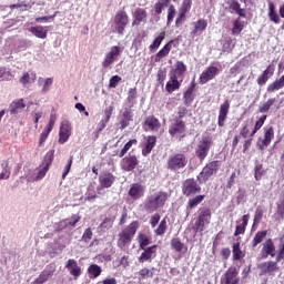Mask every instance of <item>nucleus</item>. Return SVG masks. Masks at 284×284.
<instances>
[{
  "label": "nucleus",
  "instance_id": "obj_52",
  "mask_svg": "<svg viewBox=\"0 0 284 284\" xmlns=\"http://www.w3.org/2000/svg\"><path fill=\"white\" fill-rule=\"evenodd\" d=\"M252 128H253L252 122H246L243 125L242 130L240 131V134H241L242 139L252 138Z\"/></svg>",
  "mask_w": 284,
  "mask_h": 284
},
{
  "label": "nucleus",
  "instance_id": "obj_11",
  "mask_svg": "<svg viewBox=\"0 0 284 284\" xmlns=\"http://www.w3.org/2000/svg\"><path fill=\"white\" fill-rule=\"evenodd\" d=\"M192 0H183L179 8L178 17L175 19V28H181L183 22L187 19V13L192 10Z\"/></svg>",
  "mask_w": 284,
  "mask_h": 284
},
{
  "label": "nucleus",
  "instance_id": "obj_44",
  "mask_svg": "<svg viewBox=\"0 0 284 284\" xmlns=\"http://www.w3.org/2000/svg\"><path fill=\"white\" fill-rule=\"evenodd\" d=\"M138 243L140 245V250H145L148 247V245H150L152 243L150 236H148V234L145 233H139L138 234Z\"/></svg>",
  "mask_w": 284,
  "mask_h": 284
},
{
  "label": "nucleus",
  "instance_id": "obj_13",
  "mask_svg": "<svg viewBox=\"0 0 284 284\" xmlns=\"http://www.w3.org/2000/svg\"><path fill=\"white\" fill-rule=\"evenodd\" d=\"M241 283V278L239 277V270L235 266H231L224 273L221 278V284H239Z\"/></svg>",
  "mask_w": 284,
  "mask_h": 284
},
{
  "label": "nucleus",
  "instance_id": "obj_59",
  "mask_svg": "<svg viewBox=\"0 0 284 284\" xmlns=\"http://www.w3.org/2000/svg\"><path fill=\"white\" fill-rule=\"evenodd\" d=\"M149 276H154L153 273L150 272V268L148 267H144L142 270L139 271L138 273V278L139 281H145V278H148Z\"/></svg>",
  "mask_w": 284,
  "mask_h": 284
},
{
  "label": "nucleus",
  "instance_id": "obj_7",
  "mask_svg": "<svg viewBox=\"0 0 284 284\" xmlns=\"http://www.w3.org/2000/svg\"><path fill=\"white\" fill-rule=\"evenodd\" d=\"M194 178H189L182 182V194L186 197L196 196L201 194V183Z\"/></svg>",
  "mask_w": 284,
  "mask_h": 284
},
{
  "label": "nucleus",
  "instance_id": "obj_21",
  "mask_svg": "<svg viewBox=\"0 0 284 284\" xmlns=\"http://www.w3.org/2000/svg\"><path fill=\"white\" fill-rule=\"evenodd\" d=\"M129 196L133 199V201H139V199H143L145 196V186L139 183H133L129 190Z\"/></svg>",
  "mask_w": 284,
  "mask_h": 284
},
{
  "label": "nucleus",
  "instance_id": "obj_6",
  "mask_svg": "<svg viewBox=\"0 0 284 284\" xmlns=\"http://www.w3.org/2000/svg\"><path fill=\"white\" fill-rule=\"evenodd\" d=\"M194 224L195 232H205V227L212 223V210L202 207Z\"/></svg>",
  "mask_w": 284,
  "mask_h": 284
},
{
  "label": "nucleus",
  "instance_id": "obj_53",
  "mask_svg": "<svg viewBox=\"0 0 284 284\" xmlns=\"http://www.w3.org/2000/svg\"><path fill=\"white\" fill-rule=\"evenodd\" d=\"M175 17H176V7H174V4H170L168 8L166 26H172Z\"/></svg>",
  "mask_w": 284,
  "mask_h": 284
},
{
  "label": "nucleus",
  "instance_id": "obj_35",
  "mask_svg": "<svg viewBox=\"0 0 284 284\" xmlns=\"http://www.w3.org/2000/svg\"><path fill=\"white\" fill-rule=\"evenodd\" d=\"M139 141L136 139L129 140L121 151H116L115 154L119 156V159H123L132 150V145H138Z\"/></svg>",
  "mask_w": 284,
  "mask_h": 284
},
{
  "label": "nucleus",
  "instance_id": "obj_41",
  "mask_svg": "<svg viewBox=\"0 0 284 284\" xmlns=\"http://www.w3.org/2000/svg\"><path fill=\"white\" fill-rule=\"evenodd\" d=\"M204 30H207V20L199 19L195 22L194 28H193L191 34L196 36V34H199V32H203Z\"/></svg>",
  "mask_w": 284,
  "mask_h": 284
},
{
  "label": "nucleus",
  "instance_id": "obj_63",
  "mask_svg": "<svg viewBox=\"0 0 284 284\" xmlns=\"http://www.w3.org/2000/svg\"><path fill=\"white\" fill-rule=\"evenodd\" d=\"M114 225V219L112 217H105L102 223L100 224V227H103L104 230H110Z\"/></svg>",
  "mask_w": 284,
  "mask_h": 284
},
{
  "label": "nucleus",
  "instance_id": "obj_38",
  "mask_svg": "<svg viewBox=\"0 0 284 284\" xmlns=\"http://www.w3.org/2000/svg\"><path fill=\"white\" fill-rule=\"evenodd\" d=\"M203 201H205V195H195L191 199H189L187 204H186V210H194V207H199V205H201V203H203Z\"/></svg>",
  "mask_w": 284,
  "mask_h": 284
},
{
  "label": "nucleus",
  "instance_id": "obj_24",
  "mask_svg": "<svg viewBox=\"0 0 284 284\" xmlns=\"http://www.w3.org/2000/svg\"><path fill=\"white\" fill-rule=\"evenodd\" d=\"M159 248V245H152L149 247H144L143 252L141 253L139 257V263H146V261H152V258H156V250Z\"/></svg>",
  "mask_w": 284,
  "mask_h": 284
},
{
  "label": "nucleus",
  "instance_id": "obj_42",
  "mask_svg": "<svg viewBox=\"0 0 284 284\" xmlns=\"http://www.w3.org/2000/svg\"><path fill=\"white\" fill-rule=\"evenodd\" d=\"M2 172L0 173L1 181H8L10 179V175L12 174V171L10 169V162L3 161L1 163Z\"/></svg>",
  "mask_w": 284,
  "mask_h": 284
},
{
  "label": "nucleus",
  "instance_id": "obj_39",
  "mask_svg": "<svg viewBox=\"0 0 284 284\" xmlns=\"http://www.w3.org/2000/svg\"><path fill=\"white\" fill-rule=\"evenodd\" d=\"M268 19L276 26L281 23V17L276 13V6H274V2H268Z\"/></svg>",
  "mask_w": 284,
  "mask_h": 284
},
{
  "label": "nucleus",
  "instance_id": "obj_25",
  "mask_svg": "<svg viewBox=\"0 0 284 284\" xmlns=\"http://www.w3.org/2000/svg\"><path fill=\"white\" fill-rule=\"evenodd\" d=\"M194 92H196V81L192 80L187 89L183 92V101L185 105H190V103L194 101L196 97Z\"/></svg>",
  "mask_w": 284,
  "mask_h": 284
},
{
  "label": "nucleus",
  "instance_id": "obj_16",
  "mask_svg": "<svg viewBox=\"0 0 284 284\" xmlns=\"http://www.w3.org/2000/svg\"><path fill=\"white\" fill-rule=\"evenodd\" d=\"M274 139V126H268L264 129V139L258 140L256 145L261 152L265 150V148H268L270 143H272V140Z\"/></svg>",
  "mask_w": 284,
  "mask_h": 284
},
{
  "label": "nucleus",
  "instance_id": "obj_45",
  "mask_svg": "<svg viewBox=\"0 0 284 284\" xmlns=\"http://www.w3.org/2000/svg\"><path fill=\"white\" fill-rule=\"evenodd\" d=\"M170 3H172V0H159L154 4L155 14H162L165 8H170Z\"/></svg>",
  "mask_w": 284,
  "mask_h": 284
},
{
  "label": "nucleus",
  "instance_id": "obj_17",
  "mask_svg": "<svg viewBox=\"0 0 284 284\" xmlns=\"http://www.w3.org/2000/svg\"><path fill=\"white\" fill-rule=\"evenodd\" d=\"M143 128L150 132H159L161 130V121L154 115H148L144 118Z\"/></svg>",
  "mask_w": 284,
  "mask_h": 284
},
{
  "label": "nucleus",
  "instance_id": "obj_10",
  "mask_svg": "<svg viewBox=\"0 0 284 284\" xmlns=\"http://www.w3.org/2000/svg\"><path fill=\"white\" fill-rule=\"evenodd\" d=\"M121 47H111L110 51L106 52L104 55V59L102 61V68H104V70H108V68H112V64L119 60V57H121Z\"/></svg>",
  "mask_w": 284,
  "mask_h": 284
},
{
  "label": "nucleus",
  "instance_id": "obj_49",
  "mask_svg": "<svg viewBox=\"0 0 284 284\" xmlns=\"http://www.w3.org/2000/svg\"><path fill=\"white\" fill-rule=\"evenodd\" d=\"M165 39V31H162L159 37H156L153 41V43L150 44L149 49L152 51L159 50L161 47V43H163V40Z\"/></svg>",
  "mask_w": 284,
  "mask_h": 284
},
{
  "label": "nucleus",
  "instance_id": "obj_26",
  "mask_svg": "<svg viewBox=\"0 0 284 284\" xmlns=\"http://www.w3.org/2000/svg\"><path fill=\"white\" fill-rule=\"evenodd\" d=\"M114 181H116V178L110 172H104L99 176L100 187L103 190L114 185Z\"/></svg>",
  "mask_w": 284,
  "mask_h": 284
},
{
  "label": "nucleus",
  "instance_id": "obj_33",
  "mask_svg": "<svg viewBox=\"0 0 284 284\" xmlns=\"http://www.w3.org/2000/svg\"><path fill=\"white\" fill-rule=\"evenodd\" d=\"M173 40L169 41L156 54H155V63H160L161 59H165L168 54L172 51Z\"/></svg>",
  "mask_w": 284,
  "mask_h": 284
},
{
  "label": "nucleus",
  "instance_id": "obj_12",
  "mask_svg": "<svg viewBox=\"0 0 284 284\" xmlns=\"http://www.w3.org/2000/svg\"><path fill=\"white\" fill-rule=\"evenodd\" d=\"M120 165L124 172H134L139 165V158L135 154L129 153V155L121 160Z\"/></svg>",
  "mask_w": 284,
  "mask_h": 284
},
{
  "label": "nucleus",
  "instance_id": "obj_46",
  "mask_svg": "<svg viewBox=\"0 0 284 284\" xmlns=\"http://www.w3.org/2000/svg\"><path fill=\"white\" fill-rule=\"evenodd\" d=\"M284 88V74L275 80L273 83L268 84L267 92H276V90H281Z\"/></svg>",
  "mask_w": 284,
  "mask_h": 284
},
{
  "label": "nucleus",
  "instance_id": "obj_15",
  "mask_svg": "<svg viewBox=\"0 0 284 284\" xmlns=\"http://www.w3.org/2000/svg\"><path fill=\"white\" fill-rule=\"evenodd\" d=\"M72 136V124H70V121L65 120L60 125L59 131V143L60 145H63V143H68V139Z\"/></svg>",
  "mask_w": 284,
  "mask_h": 284
},
{
  "label": "nucleus",
  "instance_id": "obj_56",
  "mask_svg": "<svg viewBox=\"0 0 284 284\" xmlns=\"http://www.w3.org/2000/svg\"><path fill=\"white\" fill-rule=\"evenodd\" d=\"M265 121H267V115H262L256 122L255 125L251 132V136H255L256 132H258V130H261V128H263V125H265Z\"/></svg>",
  "mask_w": 284,
  "mask_h": 284
},
{
  "label": "nucleus",
  "instance_id": "obj_31",
  "mask_svg": "<svg viewBox=\"0 0 284 284\" xmlns=\"http://www.w3.org/2000/svg\"><path fill=\"white\" fill-rule=\"evenodd\" d=\"M132 26H141L148 19V11L143 8H138L133 14Z\"/></svg>",
  "mask_w": 284,
  "mask_h": 284
},
{
  "label": "nucleus",
  "instance_id": "obj_57",
  "mask_svg": "<svg viewBox=\"0 0 284 284\" xmlns=\"http://www.w3.org/2000/svg\"><path fill=\"white\" fill-rule=\"evenodd\" d=\"M185 245L183 244V242H181V239L179 237H173L171 240V247L172 250H174L175 252H183V247Z\"/></svg>",
  "mask_w": 284,
  "mask_h": 284
},
{
  "label": "nucleus",
  "instance_id": "obj_37",
  "mask_svg": "<svg viewBox=\"0 0 284 284\" xmlns=\"http://www.w3.org/2000/svg\"><path fill=\"white\" fill-rule=\"evenodd\" d=\"M187 72V65L183 61H176L174 69L171 70L170 74H175V77H183Z\"/></svg>",
  "mask_w": 284,
  "mask_h": 284
},
{
  "label": "nucleus",
  "instance_id": "obj_34",
  "mask_svg": "<svg viewBox=\"0 0 284 284\" xmlns=\"http://www.w3.org/2000/svg\"><path fill=\"white\" fill-rule=\"evenodd\" d=\"M247 223H250V214L242 216V223L235 226L234 236H241V234H245V230H247Z\"/></svg>",
  "mask_w": 284,
  "mask_h": 284
},
{
  "label": "nucleus",
  "instance_id": "obj_32",
  "mask_svg": "<svg viewBox=\"0 0 284 284\" xmlns=\"http://www.w3.org/2000/svg\"><path fill=\"white\" fill-rule=\"evenodd\" d=\"M266 237H267V230L258 231L257 233H255L251 242L252 250H256V247H258V245H261V243H263V241H265Z\"/></svg>",
  "mask_w": 284,
  "mask_h": 284
},
{
  "label": "nucleus",
  "instance_id": "obj_23",
  "mask_svg": "<svg viewBox=\"0 0 284 284\" xmlns=\"http://www.w3.org/2000/svg\"><path fill=\"white\" fill-rule=\"evenodd\" d=\"M181 83L182 81H179V77H176V73L169 74V81L165 84V90L169 94H172V92H176V90H181Z\"/></svg>",
  "mask_w": 284,
  "mask_h": 284
},
{
  "label": "nucleus",
  "instance_id": "obj_9",
  "mask_svg": "<svg viewBox=\"0 0 284 284\" xmlns=\"http://www.w3.org/2000/svg\"><path fill=\"white\" fill-rule=\"evenodd\" d=\"M113 23L118 34H124L125 29L130 26V16L124 10H119L113 18Z\"/></svg>",
  "mask_w": 284,
  "mask_h": 284
},
{
  "label": "nucleus",
  "instance_id": "obj_14",
  "mask_svg": "<svg viewBox=\"0 0 284 284\" xmlns=\"http://www.w3.org/2000/svg\"><path fill=\"white\" fill-rule=\"evenodd\" d=\"M262 258H267V256H276V245L274 244V240L272 237L266 239L262 243V250H261Z\"/></svg>",
  "mask_w": 284,
  "mask_h": 284
},
{
  "label": "nucleus",
  "instance_id": "obj_64",
  "mask_svg": "<svg viewBox=\"0 0 284 284\" xmlns=\"http://www.w3.org/2000/svg\"><path fill=\"white\" fill-rule=\"evenodd\" d=\"M92 236H93L92 229L88 227V229H85V231L82 235V241L84 243H89L90 241H92Z\"/></svg>",
  "mask_w": 284,
  "mask_h": 284
},
{
  "label": "nucleus",
  "instance_id": "obj_20",
  "mask_svg": "<svg viewBox=\"0 0 284 284\" xmlns=\"http://www.w3.org/2000/svg\"><path fill=\"white\" fill-rule=\"evenodd\" d=\"M227 114H230V100H225L224 103L220 105V111L217 116L219 128L225 126V120L227 119Z\"/></svg>",
  "mask_w": 284,
  "mask_h": 284
},
{
  "label": "nucleus",
  "instance_id": "obj_43",
  "mask_svg": "<svg viewBox=\"0 0 284 284\" xmlns=\"http://www.w3.org/2000/svg\"><path fill=\"white\" fill-rule=\"evenodd\" d=\"M263 176H265V169H263V163L256 160L254 166V179L255 181H261Z\"/></svg>",
  "mask_w": 284,
  "mask_h": 284
},
{
  "label": "nucleus",
  "instance_id": "obj_48",
  "mask_svg": "<svg viewBox=\"0 0 284 284\" xmlns=\"http://www.w3.org/2000/svg\"><path fill=\"white\" fill-rule=\"evenodd\" d=\"M54 161V150H50L45 153L43 161H42V168H47L50 170V165H52V162Z\"/></svg>",
  "mask_w": 284,
  "mask_h": 284
},
{
  "label": "nucleus",
  "instance_id": "obj_40",
  "mask_svg": "<svg viewBox=\"0 0 284 284\" xmlns=\"http://www.w3.org/2000/svg\"><path fill=\"white\" fill-rule=\"evenodd\" d=\"M230 9L233 10V12H235V14H237L242 19H245V17H247L245 14V9L241 8V2H239V0H232L230 3Z\"/></svg>",
  "mask_w": 284,
  "mask_h": 284
},
{
  "label": "nucleus",
  "instance_id": "obj_36",
  "mask_svg": "<svg viewBox=\"0 0 284 284\" xmlns=\"http://www.w3.org/2000/svg\"><path fill=\"white\" fill-rule=\"evenodd\" d=\"M52 276H54V271H42L40 275L33 282H31V284L48 283Z\"/></svg>",
  "mask_w": 284,
  "mask_h": 284
},
{
  "label": "nucleus",
  "instance_id": "obj_60",
  "mask_svg": "<svg viewBox=\"0 0 284 284\" xmlns=\"http://www.w3.org/2000/svg\"><path fill=\"white\" fill-rule=\"evenodd\" d=\"M165 79H168V72L163 69H160L156 73V81L160 85H164Z\"/></svg>",
  "mask_w": 284,
  "mask_h": 284
},
{
  "label": "nucleus",
  "instance_id": "obj_28",
  "mask_svg": "<svg viewBox=\"0 0 284 284\" xmlns=\"http://www.w3.org/2000/svg\"><path fill=\"white\" fill-rule=\"evenodd\" d=\"M258 267L262 270V274H272L276 271H278V262L274 261H267L263 262L258 265Z\"/></svg>",
  "mask_w": 284,
  "mask_h": 284
},
{
  "label": "nucleus",
  "instance_id": "obj_58",
  "mask_svg": "<svg viewBox=\"0 0 284 284\" xmlns=\"http://www.w3.org/2000/svg\"><path fill=\"white\" fill-rule=\"evenodd\" d=\"M243 23H241V20L240 19H236L234 22H233V28H232V34L233 36H236L239 34L240 32H243Z\"/></svg>",
  "mask_w": 284,
  "mask_h": 284
},
{
  "label": "nucleus",
  "instance_id": "obj_61",
  "mask_svg": "<svg viewBox=\"0 0 284 284\" xmlns=\"http://www.w3.org/2000/svg\"><path fill=\"white\" fill-rule=\"evenodd\" d=\"M275 261L276 263H281L282 261H284V241L277 246V254L275 256Z\"/></svg>",
  "mask_w": 284,
  "mask_h": 284
},
{
  "label": "nucleus",
  "instance_id": "obj_54",
  "mask_svg": "<svg viewBox=\"0 0 284 284\" xmlns=\"http://www.w3.org/2000/svg\"><path fill=\"white\" fill-rule=\"evenodd\" d=\"M168 232V220L163 219L154 231L155 236H163Z\"/></svg>",
  "mask_w": 284,
  "mask_h": 284
},
{
  "label": "nucleus",
  "instance_id": "obj_30",
  "mask_svg": "<svg viewBox=\"0 0 284 284\" xmlns=\"http://www.w3.org/2000/svg\"><path fill=\"white\" fill-rule=\"evenodd\" d=\"M156 146V135H148L145 146L142 149V155L148 156Z\"/></svg>",
  "mask_w": 284,
  "mask_h": 284
},
{
  "label": "nucleus",
  "instance_id": "obj_3",
  "mask_svg": "<svg viewBox=\"0 0 284 284\" xmlns=\"http://www.w3.org/2000/svg\"><path fill=\"white\" fill-rule=\"evenodd\" d=\"M140 227L139 221H132L126 227H124L118 234L116 245L120 250H125L132 243V239L136 236V232Z\"/></svg>",
  "mask_w": 284,
  "mask_h": 284
},
{
  "label": "nucleus",
  "instance_id": "obj_50",
  "mask_svg": "<svg viewBox=\"0 0 284 284\" xmlns=\"http://www.w3.org/2000/svg\"><path fill=\"white\" fill-rule=\"evenodd\" d=\"M276 103V98H270L266 102L258 106V112L261 114H265V112H270V108Z\"/></svg>",
  "mask_w": 284,
  "mask_h": 284
},
{
  "label": "nucleus",
  "instance_id": "obj_4",
  "mask_svg": "<svg viewBox=\"0 0 284 284\" xmlns=\"http://www.w3.org/2000/svg\"><path fill=\"white\" fill-rule=\"evenodd\" d=\"M187 168V155L185 153H173L166 159V170L179 172Z\"/></svg>",
  "mask_w": 284,
  "mask_h": 284
},
{
  "label": "nucleus",
  "instance_id": "obj_29",
  "mask_svg": "<svg viewBox=\"0 0 284 284\" xmlns=\"http://www.w3.org/2000/svg\"><path fill=\"white\" fill-rule=\"evenodd\" d=\"M50 31V27H31L29 29V32L33 34V37H37L38 39H48V32Z\"/></svg>",
  "mask_w": 284,
  "mask_h": 284
},
{
  "label": "nucleus",
  "instance_id": "obj_1",
  "mask_svg": "<svg viewBox=\"0 0 284 284\" xmlns=\"http://www.w3.org/2000/svg\"><path fill=\"white\" fill-rule=\"evenodd\" d=\"M189 110L185 106H179L178 112L171 120L169 126V134L172 139H178V141H183L187 136V124L185 123V118L187 116Z\"/></svg>",
  "mask_w": 284,
  "mask_h": 284
},
{
  "label": "nucleus",
  "instance_id": "obj_2",
  "mask_svg": "<svg viewBox=\"0 0 284 284\" xmlns=\"http://www.w3.org/2000/svg\"><path fill=\"white\" fill-rule=\"evenodd\" d=\"M170 199V194L165 191H156L149 194L143 202V210L148 214H154L161 207H165V203Z\"/></svg>",
  "mask_w": 284,
  "mask_h": 284
},
{
  "label": "nucleus",
  "instance_id": "obj_22",
  "mask_svg": "<svg viewBox=\"0 0 284 284\" xmlns=\"http://www.w3.org/2000/svg\"><path fill=\"white\" fill-rule=\"evenodd\" d=\"M65 267L68 268V272L71 276H73L74 281L83 274L81 266H79V263L74 258H70L67 261Z\"/></svg>",
  "mask_w": 284,
  "mask_h": 284
},
{
  "label": "nucleus",
  "instance_id": "obj_5",
  "mask_svg": "<svg viewBox=\"0 0 284 284\" xmlns=\"http://www.w3.org/2000/svg\"><path fill=\"white\" fill-rule=\"evenodd\" d=\"M219 168H221V162L219 160L209 162L196 176L200 185H203V183H207V181H210V178L214 176V174L219 172Z\"/></svg>",
  "mask_w": 284,
  "mask_h": 284
},
{
  "label": "nucleus",
  "instance_id": "obj_51",
  "mask_svg": "<svg viewBox=\"0 0 284 284\" xmlns=\"http://www.w3.org/2000/svg\"><path fill=\"white\" fill-rule=\"evenodd\" d=\"M233 261H241L243 258V251L241 250V243H234L232 246Z\"/></svg>",
  "mask_w": 284,
  "mask_h": 284
},
{
  "label": "nucleus",
  "instance_id": "obj_18",
  "mask_svg": "<svg viewBox=\"0 0 284 284\" xmlns=\"http://www.w3.org/2000/svg\"><path fill=\"white\" fill-rule=\"evenodd\" d=\"M219 74V68L211 65L206 68L201 74H200V83L201 85H205V83L212 81Z\"/></svg>",
  "mask_w": 284,
  "mask_h": 284
},
{
  "label": "nucleus",
  "instance_id": "obj_8",
  "mask_svg": "<svg viewBox=\"0 0 284 284\" xmlns=\"http://www.w3.org/2000/svg\"><path fill=\"white\" fill-rule=\"evenodd\" d=\"M212 144V138L210 135L202 136L195 149V156H197L200 161H205V158L210 154Z\"/></svg>",
  "mask_w": 284,
  "mask_h": 284
},
{
  "label": "nucleus",
  "instance_id": "obj_55",
  "mask_svg": "<svg viewBox=\"0 0 284 284\" xmlns=\"http://www.w3.org/2000/svg\"><path fill=\"white\" fill-rule=\"evenodd\" d=\"M38 83L41 85V83H43L42 87V92H50V87L52 85V83H54V79L52 78H47L43 80V78H39Z\"/></svg>",
  "mask_w": 284,
  "mask_h": 284
},
{
  "label": "nucleus",
  "instance_id": "obj_47",
  "mask_svg": "<svg viewBox=\"0 0 284 284\" xmlns=\"http://www.w3.org/2000/svg\"><path fill=\"white\" fill-rule=\"evenodd\" d=\"M101 272H103V270L97 264H91L88 267V274L90 278H99V276H101Z\"/></svg>",
  "mask_w": 284,
  "mask_h": 284
},
{
  "label": "nucleus",
  "instance_id": "obj_27",
  "mask_svg": "<svg viewBox=\"0 0 284 284\" xmlns=\"http://www.w3.org/2000/svg\"><path fill=\"white\" fill-rule=\"evenodd\" d=\"M9 110L11 114H20L26 110V100L23 98L14 100L10 103Z\"/></svg>",
  "mask_w": 284,
  "mask_h": 284
},
{
  "label": "nucleus",
  "instance_id": "obj_19",
  "mask_svg": "<svg viewBox=\"0 0 284 284\" xmlns=\"http://www.w3.org/2000/svg\"><path fill=\"white\" fill-rule=\"evenodd\" d=\"M275 70H276V68L274 67V64H268L267 68L257 78V80H256L257 85L263 88V85H265L267 83V81H270V79H272V77H274Z\"/></svg>",
  "mask_w": 284,
  "mask_h": 284
},
{
  "label": "nucleus",
  "instance_id": "obj_62",
  "mask_svg": "<svg viewBox=\"0 0 284 284\" xmlns=\"http://www.w3.org/2000/svg\"><path fill=\"white\" fill-rule=\"evenodd\" d=\"M50 132H52L49 129H43L42 133L40 134V139H39V148H43V143H45V141H48V136H50Z\"/></svg>",
  "mask_w": 284,
  "mask_h": 284
}]
</instances>
